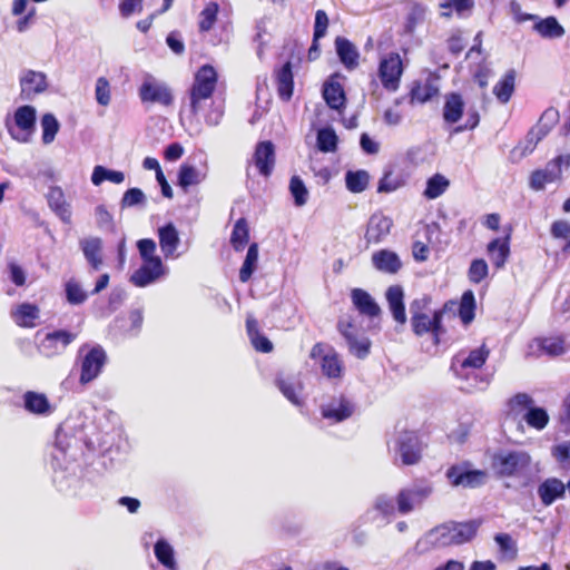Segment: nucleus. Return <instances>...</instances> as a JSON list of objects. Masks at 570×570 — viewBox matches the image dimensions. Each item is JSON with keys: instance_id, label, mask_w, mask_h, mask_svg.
Segmentation results:
<instances>
[{"instance_id": "obj_1", "label": "nucleus", "mask_w": 570, "mask_h": 570, "mask_svg": "<svg viewBox=\"0 0 570 570\" xmlns=\"http://www.w3.org/2000/svg\"><path fill=\"white\" fill-rule=\"evenodd\" d=\"M476 531L478 523L473 521L444 523L428 531L417 540L415 548L420 554H423L433 549L460 546L471 541Z\"/></svg>"}, {"instance_id": "obj_2", "label": "nucleus", "mask_w": 570, "mask_h": 570, "mask_svg": "<svg viewBox=\"0 0 570 570\" xmlns=\"http://www.w3.org/2000/svg\"><path fill=\"white\" fill-rule=\"evenodd\" d=\"M216 85L217 72L213 66L204 65L197 70L189 90V109L193 115H197L212 98Z\"/></svg>"}, {"instance_id": "obj_3", "label": "nucleus", "mask_w": 570, "mask_h": 570, "mask_svg": "<svg viewBox=\"0 0 570 570\" xmlns=\"http://www.w3.org/2000/svg\"><path fill=\"white\" fill-rule=\"evenodd\" d=\"M530 463L531 458L524 451H501L493 458V468L502 476L522 475Z\"/></svg>"}, {"instance_id": "obj_4", "label": "nucleus", "mask_w": 570, "mask_h": 570, "mask_svg": "<svg viewBox=\"0 0 570 570\" xmlns=\"http://www.w3.org/2000/svg\"><path fill=\"white\" fill-rule=\"evenodd\" d=\"M86 347H81L80 354V376L79 383L87 385L96 380L102 372L107 363V354L100 345L91 346L87 352Z\"/></svg>"}, {"instance_id": "obj_5", "label": "nucleus", "mask_w": 570, "mask_h": 570, "mask_svg": "<svg viewBox=\"0 0 570 570\" xmlns=\"http://www.w3.org/2000/svg\"><path fill=\"white\" fill-rule=\"evenodd\" d=\"M337 328L344 337L348 352L360 360L366 358L371 353V340L360 332L351 318H342L337 323Z\"/></svg>"}, {"instance_id": "obj_6", "label": "nucleus", "mask_w": 570, "mask_h": 570, "mask_svg": "<svg viewBox=\"0 0 570 570\" xmlns=\"http://www.w3.org/2000/svg\"><path fill=\"white\" fill-rule=\"evenodd\" d=\"M433 487L426 481L416 482L402 489L396 495L397 511L401 514H409L420 507L431 494Z\"/></svg>"}, {"instance_id": "obj_7", "label": "nucleus", "mask_w": 570, "mask_h": 570, "mask_svg": "<svg viewBox=\"0 0 570 570\" xmlns=\"http://www.w3.org/2000/svg\"><path fill=\"white\" fill-rule=\"evenodd\" d=\"M311 358L320 360L322 374L330 380H341L345 373V366L340 355L331 347L317 343L309 353Z\"/></svg>"}, {"instance_id": "obj_8", "label": "nucleus", "mask_w": 570, "mask_h": 570, "mask_svg": "<svg viewBox=\"0 0 570 570\" xmlns=\"http://www.w3.org/2000/svg\"><path fill=\"white\" fill-rule=\"evenodd\" d=\"M36 125V109L26 105L19 107L13 115V124H8L11 137L20 142H28Z\"/></svg>"}, {"instance_id": "obj_9", "label": "nucleus", "mask_w": 570, "mask_h": 570, "mask_svg": "<svg viewBox=\"0 0 570 570\" xmlns=\"http://www.w3.org/2000/svg\"><path fill=\"white\" fill-rule=\"evenodd\" d=\"M403 65L399 53L391 52L381 58L377 75L382 86L389 91H396L400 87Z\"/></svg>"}, {"instance_id": "obj_10", "label": "nucleus", "mask_w": 570, "mask_h": 570, "mask_svg": "<svg viewBox=\"0 0 570 570\" xmlns=\"http://www.w3.org/2000/svg\"><path fill=\"white\" fill-rule=\"evenodd\" d=\"M395 451L404 465L416 464L422 452L417 434L412 431L401 432L395 441Z\"/></svg>"}, {"instance_id": "obj_11", "label": "nucleus", "mask_w": 570, "mask_h": 570, "mask_svg": "<svg viewBox=\"0 0 570 570\" xmlns=\"http://www.w3.org/2000/svg\"><path fill=\"white\" fill-rule=\"evenodd\" d=\"M139 98L141 102L159 104L161 106H170L174 97L170 88L153 77H147L139 88Z\"/></svg>"}, {"instance_id": "obj_12", "label": "nucleus", "mask_w": 570, "mask_h": 570, "mask_svg": "<svg viewBox=\"0 0 570 570\" xmlns=\"http://www.w3.org/2000/svg\"><path fill=\"white\" fill-rule=\"evenodd\" d=\"M569 351V344L564 336L537 337L528 345L527 354L539 357L542 354L556 357L564 355Z\"/></svg>"}, {"instance_id": "obj_13", "label": "nucleus", "mask_w": 570, "mask_h": 570, "mask_svg": "<svg viewBox=\"0 0 570 570\" xmlns=\"http://www.w3.org/2000/svg\"><path fill=\"white\" fill-rule=\"evenodd\" d=\"M76 337V333L66 330L50 332L40 342L39 351L47 357L60 355Z\"/></svg>"}, {"instance_id": "obj_14", "label": "nucleus", "mask_w": 570, "mask_h": 570, "mask_svg": "<svg viewBox=\"0 0 570 570\" xmlns=\"http://www.w3.org/2000/svg\"><path fill=\"white\" fill-rule=\"evenodd\" d=\"M443 317L442 311H434L432 315L429 314H414L411 316V325L413 332L417 336L431 333L434 337V344L439 343V336L443 333L441 325Z\"/></svg>"}, {"instance_id": "obj_15", "label": "nucleus", "mask_w": 570, "mask_h": 570, "mask_svg": "<svg viewBox=\"0 0 570 570\" xmlns=\"http://www.w3.org/2000/svg\"><path fill=\"white\" fill-rule=\"evenodd\" d=\"M48 87L46 75L40 71L26 70L20 77V96L23 100H32Z\"/></svg>"}, {"instance_id": "obj_16", "label": "nucleus", "mask_w": 570, "mask_h": 570, "mask_svg": "<svg viewBox=\"0 0 570 570\" xmlns=\"http://www.w3.org/2000/svg\"><path fill=\"white\" fill-rule=\"evenodd\" d=\"M167 274L163 261L142 263L141 266L130 276L131 283L137 287H146Z\"/></svg>"}, {"instance_id": "obj_17", "label": "nucleus", "mask_w": 570, "mask_h": 570, "mask_svg": "<svg viewBox=\"0 0 570 570\" xmlns=\"http://www.w3.org/2000/svg\"><path fill=\"white\" fill-rule=\"evenodd\" d=\"M489 354L490 351L485 347V345H482L479 348L472 350L466 356H463V354L456 355L454 357L452 367L458 376L463 377L465 375V370L481 368L487 362Z\"/></svg>"}, {"instance_id": "obj_18", "label": "nucleus", "mask_w": 570, "mask_h": 570, "mask_svg": "<svg viewBox=\"0 0 570 570\" xmlns=\"http://www.w3.org/2000/svg\"><path fill=\"white\" fill-rule=\"evenodd\" d=\"M446 476L454 487L475 488L484 483L487 474L482 471L465 470L462 466H451Z\"/></svg>"}, {"instance_id": "obj_19", "label": "nucleus", "mask_w": 570, "mask_h": 570, "mask_svg": "<svg viewBox=\"0 0 570 570\" xmlns=\"http://www.w3.org/2000/svg\"><path fill=\"white\" fill-rule=\"evenodd\" d=\"M560 159L550 160L544 168L534 170L530 176V187L533 190H542L546 185L560 181L562 178V173L560 169V165L558 164Z\"/></svg>"}, {"instance_id": "obj_20", "label": "nucleus", "mask_w": 570, "mask_h": 570, "mask_svg": "<svg viewBox=\"0 0 570 570\" xmlns=\"http://www.w3.org/2000/svg\"><path fill=\"white\" fill-rule=\"evenodd\" d=\"M158 238L159 246L165 258L175 259L179 256V254H177L176 250L180 244V237L174 224L168 223L167 225L159 227Z\"/></svg>"}, {"instance_id": "obj_21", "label": "nucleus", "mask_w": 570, "mask_h": 570, "mask_svg": "<svg viewBox=\"0 0 570 570\" xmlns=\"http://www.w3.org/2000/svg\"><path fill=\"white\" fill-rule=\"evenodd\" d=\"M352 403L344 396L334 397L322 405V415L333 422H342L353 414Z\"/></svg>"}, {"instance_id": "obj_22", "label": "nucleus", "mask_w": 570, "mask_h": 570, "mask_svg": "<svg viewBox=\"0 0 570 570\" xmlns=\"http://www.w3.org/2000/svg\"><path fill=\"white\" fill-rule=\"evenodd\" d=\"M11 318L13 322L26 328L36 327L40 318V308L36 304L21 303L11 309Z\"/></svg>"}, {"instance_id": "obj_23", "label": "nucleus", "mask_w": 570, "mask_h": 570, "mask_svg": "<svg viewBox=\"0 0 570 570\" xmlns=\"http://www.w3.org/2000/svg\"><path fill=\"white\" fill-rule=\"evenodd\" d=\"M392 225L390 217L381 213L373 214L367 224L366 240L375 244L382 242L390 234Z\"/></svg>"}, {"instance_id": "obj_24", "label": "nucleus", "mask_w": 570, "mask_h": 570, "mask_svg": "<svg viewBox=\"0 0 570 570\" xmlns=\"http://www.w3.org/2000/svg\"><path fill=\"white\" fill-rule=\"evenodd\" d=\"M385 299L394 321L400 325H404L407 318L405 313L403 288L400 285L390 286L385 292Z\"/></svg>"}, {"instance_id": "obj_25", "label": "nucleus", "mask_w": 570, "mask_h": 570, "mask_svg": "<svg viewBox=\"0 0 570 570\" xmlns=\"http://www.w3.org/2000/svg\"><path fill=\"white\" fill-rule=\"evenodd\" d=\"M254 163L259 174L268 177L275 165V149L271 141H262L256 146Z\"/></svg>"}, {"instance_id": "obj_26", "label": "nucleus", "mask_w": 570, "mask_h": 570, "mask_svg": "<svg viewBox=\"0 0 570 570\" xmlns=\"http://www.w3.org/2000/svg\"><path fill=\"white\" fill-rule=\"evenodd\" d=\"M373 266L384 274H396L402 268L399 255L390 249H381L372 255Z\"/></svg>"}, {"instance_id": "obj_27", "label": "nucleus", "mask_w": 570, "mask_h": 570, "mask_svg": "<svg viewBox=\"0 0 570 570\" xmlns=\"http://www.w3.org/2000/svg\"><path fill=\"white\" fill-rule=\"evenodd\" d=\"M351 298L355 308L367 317H377L381 315V307L375 299L364 289L354 288Z\"/></svg>"}, {"instance_id": "obj_28", "label": "nucleus", "mask_w": 570, "mask_h": 570, "mask_svg": "<svg viewBox=\"0 0 570 570\" xmlns=\"http://www.w3.org/2000/svg\"><path fill=\"white\" fill-rule=\"evenodd\" d=\"M547 136V128L533 127L527 135L524 141L520 142L511 151L513 160H520L521 158L530 155L544 137Z\"/></svg>"}, {"instance_id": "obj_29", "label": "nucleus", "mask_w": 570, "mask_h": 570, "mask_svg": "<svg viewBox=\"0 0 570 570\" xmlns=\"http://www.w3.org/2000/svg\"><path fill=\"white\" fill-rule=\"evenodd\" d=\"M85 258L90 266L98 271L102 266V240L99 237H86L79 242Z\"/></svg>"}, {"instance_id": "obj_30", "label": "nucleus", "mask_w": 570, "mask_h": 570, "mask_svg": "<svg viewBox=\"0 0 570 570\" xmlns=\"http://www.w3.org/2000/svg\"><path fill=\"white\" fill-rule=\"evenodd\" d=\"M335 49L341 62L346 69L353 70L358 66V50L350 40L337 37L335 40Z\"/></svg>"}, {"instance_id": "obj_31", "label": "nucleus", "mask_w": 570, "mask_h": 570, "mask_svg": "<svg viewBox=\"0 0 570 570\" xmlns=\"http://www.w3.org/2000/svg\"><path fill=\"white\" fill-rule=\"evenodd\" d=\"M566 492V485L556 478L547 479L538 488V495L544 505L552 504L556 500L562 498Z\"/></svg>"}, {"instance_id": "obj_32", "label": "nucleus", "mask_w": 570, "mask_h": 570, "mask_svg": "<svg viewBox=\"0 0 570 570\" xmlns=\"http://www.w3.org/2000/svg\"><path fill=\"white\" fill-rule=\"evenodd\" d=\"M488 254L497 268H502L510 255V235L503 238H495L488 245Z\"/></svg>"}, {"instance_id": "obj_33", "label": "nucleus", "mask_w": 570, "mask_h": 570, "mask_svg": "<svg viewBox=\"0 0 570 570\" xmlns=\"http://www.w3.org/2000/svg\"><path fill=\"white\" fill-rule=\"evenodd\" d=\"M323 97L330 108L341 110L345 106V92L342 85L331 78L325 82L323 88Z\"/></svg>"}, {"instance_id": "obj_34", "label": "nucleus", "mask_w": 570, "mask_h": 570, "mask_svg": "<svg viewBox=\"0 0 570 570\" xmlns=\"http://www.w3.org/2000/svg\"><path fill=\"white\" fill-rule=\"evenodd\" d=\"M464 101L459 94H450L445 96L443 106V119L449 124L458 122L463 114Z\"/></svg>"}, {"instance_id": "obj_35", "label": "nucleus", "mask_w": 570, "mask_h": 570, "mask_svg": "<svg viewBox=\"0 0 570 570\" xmlns=\"http://www.w3.org/2000/svg\"><path fill=\"white\" fill-rule=\"evenodd\" d=\"M156 559L168 570H177V561L173 546L165 539H158L154 546Z\"/></svg>"}, {"instance_id": "obj_36", "label": "nucleus", "mask_w": 570, "mask_h": 570, "mask_svg": "<svg viewBox=\"0 0 570 570\" xmlns=\"http://www.w3.org/2000/svg\"><path fill=\"white\" fill-rule=\"evenodd\" d=\"M533 29L547 39H558L564 35V28L558 22L554 17L534 20Z\"/></svg>"}, {"instance_id": "obj_37", "label": "nucleus", "mask_w": 570, "mask_h": 570, "mask_svg": "<svg viewBox=\"0 0 570 570\" xmlns=\"http://www.w3.org/2000/svg\"><path fill=\"white\" fill-rule=\"evenodd\" d=\"M24 407L29 412L38 415H47L52 412L47 396L42 393L27 392L23 396Z\"/></svg>"}, {"instance_id": "obj_38", "label": "nucleus", "mask_w": 570, "mask_h": 570, "mask_svg": "<svg viewBox=\"0 0 570 570\" xmlns=\"http://www.w3.org/2000/svg\"><path fill=\"white\" fill-rule=\"evenodd\" d=\"M279 97L289 100L293 95V72L291 62H286L276 73Z\"/></svg>"}, {"instance_id": "obj_39", "label": "nucleus", "mask_w": 570, "mask_h": 570, "mask_svg": "<svg viewBox=\"0 0 570 570\" xmlns=\"http://www.w3.org/2000/svg\"><path fill=\"white\" fill-rule=\"evenodd\" d=\"M439 92V88L432 80L416 82L411 90V102L424 104L431 100Z\"/></svg>"}, {"instance_id": "obj_40", "label": "nucleus", "mask_w": 570, "mask_h": 570, "mask_svg": "<svg viewBox=\"0 0 570 570\" xmlns=\"http://www.w3.org/2000/svg\"><path fill=\"white\" fill-rule=\"evenodd\" d=\"M450 186V180L441 175L434 174L426 181V187L423 191V196L426 199H435L442 196Z\"/></svg>"}, {"instance_id": "obj_41", "label": "nucleus", "mask_w": 570, "mask_h": 570, "mask_svg": "<svg viewBox=\"0 0 570 570\" xmlns=\"http://www.w3.org/2000/svg\"><path fill=\"white\" fill-rule=\"evenodd\" d=\"M514 70H509L503 78L494 86L493 94L502 104H507L514 91Z\"/></svg>"}, {"instance_id": "obj_42", "label": "nucleus", "mask_w": 570, "mask_h": 570, "mask_svg": "<svg viewBox=\"0 0 570 570\" xmlns=\"http://www.w3.org/2000/svg\"><path fill=\"white\" fill-rule=\"evenodd\" d=\"M258 263V245L256 243H253L249 245L247 249V254L245 257V261L240 267L239 271V281L242 283H246L249 281L252 275L257 268Z\"/></svg>"}, {"instance_id": "obj_43", "label": "nucleus", "mask_w": 570, "mask_h": 570, "mask_svg": "<svg viewBox=\"0 0 570 570\" xmlns=\"http://www.w3.org/2000/svg\"><path fill=\"white\" fill-rule=\"evenodd\" d=\"M370 183V175L366 170H348L345 174L346 188L354 194L364 191Z\"/></svg>"}, {"instance_id": "obj_44", "label": "nucleus", "mask_w": 570, "mask_h": 570, "mask_svg": "<svg viewBox=\"0 0 570 570\" xmlns=\"http://www.w3.org/2000/svg\"><path fill=\"white\" fill-rule=\"evenodd\" d=\"M205 178V175L202 174L196 167L183 164L180 166L178 173V184L184 189H187L189 186L198 185Z\"/></svg>"}, {"instance_id": "obj_45", "label": "nucleus", "mask_w": 570, "mask_h": 570, "mask_svg": "<svg viewBox=\"0 0 570 570\" xmlns=\"http://www.w3.org/2000/svg\"><path fill=\"white\" fill-rule=\"evenodd\" d=\"M65 293L67 302L71 305H81L88 298L87 292L83 289L81 284L75 278H70L66 282Z\"/></svg>"}, {"instance_id": "obj_46", "label": "nucleus", "mask_w": 570, "mask_h": 570, "mask_svg": "<svg viewBox=\"0 0 570 570\" xmlns=\"http://www.w3.org/2000/svg\"><path fill=\"white\" fill-rule=\"evenodd\" d=\"M249 238V229L245 218H239L233 228L230 243L235 250H243Z\"/></svg>"}, {"instance_id": "obj_47", "label": "nucleus", "mask_w": 570, "mask_h": 570, "mask_svg": "<svg viewBox=\"0 0 570 570\" xmlns=\"http://www.w3.org/2000/svg\"><path fill=\"white\" fill-rule=\"evenodd\" d=\"M109 180L114 184H121L125 180V175L119 170L107 169L104 166H96L91 175V181L95 186H99L102 181Z\"/></svg>"}, {"instance_id": "obj_48", "label": "nucleus", "mask_w": 570, "mask_h": 570, "mask_svg": "<svg viewBox=\"0 0 570 570\" xmlns=\"http://www.w3.org/2000/svg\"><path fill=\"white\" fill-rule=\"evenodd\" d=\"M277 385L283 393V395L294 405L302 404V384L299 382H295L293 380H284L279 379L277 381Z\"/></svg>"}, {"instance_id": "obj_49", "label": "nucleus", "mask_w": 570, "mask_h": 570, "mask_svg": "<svg viewBox=\"0 0 570 570\" xmlns=\"http://www.w3.org/2000/svg\"><path fill=\"white\" fill-rule=\"evenodd\" d=\"M337 135L330 127L321 128L317 131V148L323 153H333L337 147Z\"/></svg>"}, {"instance_id": "obj_50", "label": "nucleus", "mask_w": 570, "mask_h": 570, "mask_svg": "<svg viewBox=\"0 0 570 570\" xmlns=\"http://www.w3.org/2000/svg\"><path fill=\"white\" fill-rule=\"evenodd\" d=\"M523 419L529 426L539 431L543 430L549 423V415L542 407H529Z\"/></svg>"}, {"instance_id": "obj_51", "label": "nucleus", "mask_w": 570, "mask_h": 570, "mask_svg": "<svg viewBox=\"0 0 570 570\" xmlns=\"http://www.w3.org/2000/svg\"><path fill=\"white\" fill-rule=\"evenodd\" d=\"M41 128L42 142L45 145H49L55 140L56 135L59 131L60 125L52 114H46L41 118Z\"/></svg>"}, {"instance_id": "obj_52", "label": "nucleus", "mask_w": 570, "mask_h": 570, "mask_svg": "<svg viewBox=\"0 0 570 570\" xmlns=\"http://www.w3.org/2000/svg\"><path fill=\"white\" fill-rule=\"evenodd\" d=\"M289 191L297 207L304 206L308 200V190L298 176H293L289 181Z\"/></svg>"}, {"instance_id": "obj_53", "label": "nucleus", "mask_w": 570, "mask_h": 570, "mask_svg": "<svg viewBox=\"0 0 570 570\" xmlns=\"http://www.w3.org/2000/svg\"><path fill=\"white\" fill-rule=\"evenodd\" d=\"M475 299L472 291L463 293L460 302L459 314L464 324H469L474 318Z\"/></svg>"}, {"instance_id": "obj_54", "label": "nucleus", "mask_w": 570, "mask_h": 570, "mask_svg": "<svg viewBox=\"0 0 570 570\" xmlns=\"http://www.w3.org/2000/svg\"><path fill=\"white\" fill-rule=\"evenodd\" d=\"M218 4L216 2H209L203 9L199 14V29L200 31H208L213 28L217 19Z\"/></svg>"}, {"instance_id": "obj_55", "label": "nucleus", "mask_w": 570, "mask_h": 570, "mask_svg": "<svg viewBox=\"0 0 570 570\" xmlns=\"http://www.w3.org/2000/svg\"><path fill=\"white\" fill-rule=\"evenodd\" d=\"M95 98L98 105L107 107L111 101V89L107 78L99 77L95 85Z\"/></svg>"}, {"instance_id": "obj_56", "label": "nucleus", "mask_w": 570, "mask_h": 570, "mask_svg": "<svg viewBox=\"0 0 570 570\" xmlns=\"http://www.w3.org/2000/svg\"><path fill=\"white\" fill-rule=\"evenodd\" d=\"M473 0H446L440 3V8L442 9L441 14L443 17H450L451 10L453 9L458 14L463 13L464 11H469L473 8Z\"/></svg>"}, {"instance_id": "obj_57", "label": "nucleus", "mask_w": 570, "mask_h": 570, "mask_svg": "<svg viewBox=\"0 0 570 570\" xmlns=\"http://www.w3.org/2000/svg\"><path fill=\"white\" fill-rule=\"evenodd\" d=\"M404 185V180L402 177L397 175H393L391 171L385 173L384 176L379 181L377 191L379 193H393L401 188Z\"/></svg>"}, {"instance_id": "obj_58", "label": "nucleus", "mask_w": 570, "mask_h": 570, "mask_svg": "<svg viewBox=\"0 0 570 570\" xmlns=\"http://www.w3.org/2000/svg\"><path fill=\"white\" fill-rule=\"evenodd\" d=\"M137 248L139 250L142 263H150L153 261H161V258L155 255L156 243L150 238H144L137 242Z\"/></svg>"}, {"instance_id": "obj_59", "label": "nucleus", "mask_w": 570, "mask_h": 570, "mask_svg": "<svg viewBox=\"0 0 570 570\" xmlns=\"http://www.w3.org/2000/svg\"><path fill=\"white\" fill-rule=\"evenodd\" d=\"M426 16V8L422 4L412 6L405 24L406 32H413L417 24L422 23Z\"/></svg>"}, {"instance_id": "obj_60", "label": "nucleus", "mask_w": 570, "mask_h": 570, "mask_svg": "<svg viewBox=\"0 0 570 570\" xmlns=\"http://www.w3.org/2000/svg\"><path fill=\"white\" fill-rule=\"evenodd\" d=\"M489 267L484 259H474L469 268V279L472 283H480L488 276Z\"/></svg>"}, {"instance_id": "obj_61", "label": "nucleus", "mask_w": 570, "mask_h": 570, "mask_svg": "<svg viewBox=\"0 0 570 570\" xmlns=\"http://www.w3.org/2000/svg\"><path fill=\"white\" fill-rule=\"evenodd\" d=\"M395 502L396 499L394 500L391 497L382 494L375 498L373 509L382 515L389 517L395 511Z\"/></svg>"}, {"instance_id": "obj_62", "label": "nucleus", "mask_w": 570, "mask_h": 570, "mask_svg": "<svg viewBox=\"0 0 570 570\" xmlns=\"http://www.w3.org/2000/svg\"><path fill=\"white\" fill-rule=\"evenodd\" d=\"M146 200V196L139 188H130L128 189L121 199L122 207H132L136 205H141Z\"/></svg>"}, {"instance_id": "obj_63", "label": "nucleus", "mask_w": 570, "mask_h": 570, "mask_svg": "<svg viewBox=\"0 0 570 570\" xmlns=\"http://www.w3.org/2000/svg\"><path fill=\"white\" fill-rule=\"evenodd\" d=\"M328 26V17L325 11L317 10L315 14V24H314V38L317 41L320 38H323L326 33Z\"/></svg>"}, {"instance_id": "obj_64", "label": "nucleus", "mask_w": 570, "mask_h": 570, "mask_svg": "<svg viewBox=\"0 0 570 570\" xmlns=\"http://www.w3.org/2000/svg\"><path fill=\"white\" fill-rule=\"evenodd\" d=\"M553 456L563 465H570V441L557 444L552 450Z\"/></svg>"}]
</instances>
